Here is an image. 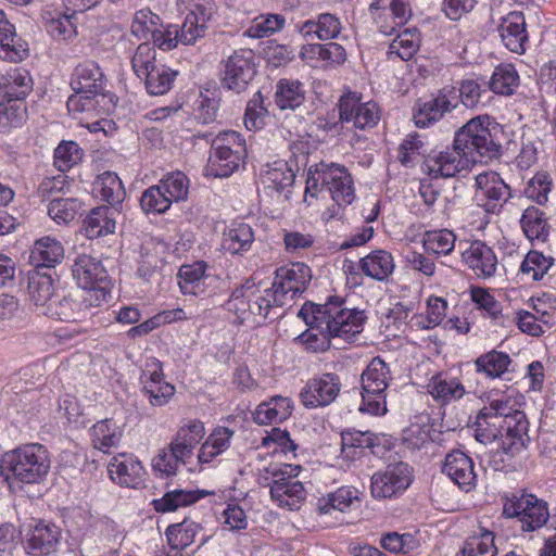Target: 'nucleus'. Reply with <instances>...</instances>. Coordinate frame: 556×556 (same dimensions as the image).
<instances>
[{"instance_id":"1","label":"nucleus","mask_w":556,"mask_h":556,"mask_svg":"<svg viewBox=\"0 0 556 556\" xmlns=\"http://www.w3.org/2000/svg\"><path fill=\"white\" fill-rule=\"evenodd\" d=\"M500 132V124L490 116L473 117L456 131L452 148L431 151L426 156L422 170L434 179L450 178L467 170L472 163L497 159Z\"/></svg>"},{"instance_id":"2","label":"nucleus","mask_w":556,"mask_h":556,"mask_svg":"<svg viewBox=\"0 0 556 556\" xmlns=\"http://www.w3.org/2000/svg\"><path fill=\"white\" fill-rule=\"evenodd\" d=\"M324 192L328 193L339 206L349 205L354 201L353 179L344 166L321 162L309 167L304 201L312 205L313 200L318 199L319 194Z\"/></svg>"},{"instance_id":"3","label":"nucleus","mask_w":556,"mask_h":556,"mask_svg":"<svg viewBox=\"0 0 556 556\" xmlns=\"http://www.w3.org/2000/svg\"><path fill=\"white\" fill-rule=\"evenodd\" d=\"M51 460L46 446L39 443L23 444L7 452L0 463L1 473L9 475L16 481L34 484L46 479Z\"/></svg>"},{"instance_id":"4","label":"nucleus","mask_w":556,"mask_h":556,"mask_svg":"<svg viewBox=\"0 0 556 556\" xmlns=\"http://www.w3.org/2000/svg\"><path fill=\"white\" fill-rule=\"evenodd\" d=\"M273 286L247 280L232 291L227 308L240 323L256 317L267 319L276 308L285 306Z\"/></svg>"},{"instance_id":"5","label":"nucleus","mask_w":556,"mask_h":556,"mask_svg":"<svg viewBox=\"0 0 556 556\" xmlns=\"http://www.w3.org/2000/svg\"><path fill=\"white\" fill-rule=\"evenodd\" d=\"M485 399L482 408L507 424L510 439L506 444L510 448H525L528 441V420L521 410L523 397L516 389L507 388L505 391L491 390Z\"/></svg>"},{"instance_id":"6","label":"nucleus","mask_w":556,"mask_h":556,"mask_svg":"<svg viewBox=\"0 0 556 556\" xmlns=\"http://www.w3.org/2000/svg\"><path fill=\"white\" fill-rule=\"evenodd\" d=\"M344 304L345 301L339 296L330 298L314 318L328 337L351 341L363 331L367 317L364 311L349 308Z\"/></svg>"},{"instance_id":"7","label":"nucleus","mask_w":556,"mask_h":556,"mask_svg":"<svg viewBox=\"0 0 556 556\" xmlns=\"http://www.w3.org/2000/svg\"><path fill=\"white\" fill-rule=\"evenodd\" d=\"M245 154V141L235 130L219 132L211 143L205 173L212 177H229L239 169Z\"/></svg>"},{"instance_id":"8","label":"nucleus","mask_w":556,"mask_h":556,"mask_svg":"<svg viewBox=\"0 0 556 556\" xmlns=\"http://www.w3.org/2000/svg\"><path fill=\"white\" fill-rule=\"evenodd\" d=\"M391 379L387 363L379 356L374 357L361 376V412L372 416H383L388 412L387 389Z\"/></svg>"},{"instance_id":"9","label":"nucleus","mask_w":556,"mask_h":556,"mask_svg":"<svg viewBox=\"0 0 556 556\" xmlns=\"http://www.w3.org/2000/svg\"><path fill=\"white\" fill-rule=\"evenodd\" d=\"M256 73L253 50L241 48L233 50L220 62V85L235 93L243 92Z\"/></svg>"},{"instance_id":"10","label":"nucleus","mask_w":556,"mask_h":556,"mask_svg":"<svg viewBox=\"0 0 556 556\" xmlns=\"http://www.w3.org/2000/svg\"><path fill=\"white\" fill-rule=\"evenodd\" d=\"M503 515L507 518H517L522 531H534L542 528L549 518L546 502L533 494H521L505 501Z\"/></svg>"},{"instance_id":"11","label":"nucleus","mask_w":556,"mask_h":556,"mask_svg":"<svg viewBox=\"0 0 556 556\" xmlns=\"http://www.w3.org/2000/svg\"><path fill=\"white\" fill-rule=\"evenodd\" d=\"M475 187L473 201L486 213H498L511 197L510 187L495 172L478 174Z\"/></svg>"},{"instance_id":"12","label":"nucleus","mask_w":556,"mask_h":556,"mask_svg":"<svg viewBox=\"0 0 556 556\" xmlns=\"http://www.w3.org/2000/svg\"><path fill=\"white\" fill-rule=\"evenodd\" d=\"M381 117V111L375 101L363 102L356 92H349L340 98L339 118L341 123H353L358 129L375 127Z\"/></svg>"},{"instance_id":"13","label":"nucleus","mask_w":556,"mask_h":556,"mask_svg":"<svg viewBox=\"0 0 556 556\" xmlns=\"http://www.w3.org/2000/svg\"><path fill=\"white\" fill-rule=\"evenodd\" d=\"M140 382L143 394L153 407L165 406L176 393L175 386L165 379L162 363L155 357L146 361Z\"/></svg>"},{"instance_id":"14","label":"nucleus","mask_w":556,"mask_h":556,"mask_svg":"<svg viewBox=\"0 0 556 556\" xmlns=\"http://www.w3.org/2000/svg\"><path fill=\"white\" fill-rule=\"evenodd\" d=\"M312 279V269L304 263L295 262L276 269L273 288L287 305L306 290Z\"/></svg>"},{"instance_id":"15","label":"nucleus","mask_w":556,"mask_h":556,"mask_svg":"<svg viewBox=\"0 0 556 556\" xmlns=\"http://www.w3.org/2000/svg\"><path fill=\"white\" fill-rule=\"evenodd\" d=\"M341 386V380L334 372L315 375L301 390V402L306 408L328 406L339 396Z\"/></svg>"},{"instance_id":"16","label":"nucleus","mask_w":556,"mask_h":556,"mask_svg":"<svg viewBox=\"0 0 556 556\" xmlns=\"http://www.w3.org/2000/svg\"><path fill=\"white\" fill-rule=\"evenodd\" d=\"M412 483V468L403 462L389 465L371 477L370 492L375 498H391L405 491Z\"/></svg>"},{"instance_id":"17","label":"nucleus","mask_w":556,"mask_h":556,"mask_svg":"<svg viewBox=\"0 0 556 556\" xmlns=\"http://www.w3.org/2000/svg\"><path fill=\"white\" fill-rule=\"evenodd\" d=\"M369 10L374 15L379 31L390 36L404 26L412 17L408 0H374Z\"/></svg>"},{"instance_id":"18","label":"nucleus","mask_w":556,"mask_h":556,"mask_svg":"<svg viewBox=\"0 0 556 556\" xmlns=\"http://www.w3.org/2000/svg\"><path fill=\"white\" fill-rule=\"evenodd\" d=\"M457 104V90L452 86H444L430 99L418 103L414 113V122L418 127H427L441 119L445 113L451 112Z\"/></svg>"},{"instance_id":"19","label":"nucleus","mask_w":556,"mask_h":556,"mask_svg":"<svg viewBox=\"0 0 556 556\" xmlns=\"http://www.w3.org/2000/svg\"><path fill=\"white\" fill-rule=\"evenodd\" d=\"M61 536L58 526L41 520L26 532L24 548L30 556H49L56 552Z\"/></svg>"},{"instance_id":"20","label":"nucleus","mask_w":556,"mask_h":556,"mask_svg":"<svg viewBox=\"0 0 556 556\" xmlns=\"http://www.w3.org/2000/svg\"><path fill=\"white\" fill-rule=\"evenodd\" d=\"M111 480L122 488L137 489L146 476L141 462L132 454L119 453L108 465Z\"/></svg>"},{"instance_id":"21","label":"nucleus","mask_w":556,"mask_h":556,"mask_svg":"<svg viewBox=\"0 0 556 556\" xmlns=\"http://www.w3.org/2000/svg\"><path fill=\"white\" fill-rule=\"evenodd\" d=\"M473 435L477 441L482 444L491 443L495 440L501 441L503 451L506 454L515 455L522 448H510L506 441L509 442L507 433V424L495 415L481 408L476 416L473 422Z\"/></svg>"},{"instance_id":"22","label":"nucleus","mask_w":556,"mask_h":556,"mask_svg":"<svg viewBox=\"0 0 556 556\" xmlns=\"http://www.w3.org/2000/svg\"><path fill=\"white\" fill-rule=\"evenodd\" d=\"M426 390L439 406L458 402L467 394L466 388L458 377L443 371L434 374L428 380Z\"/></svg>"},{"instance_id":"23","label":"nucleus","mask_w":556,"mask_h":556,"mask_svg":"<svg viewBox=\"0 0 556 556\" xmlns=\"http://www.w3.org/2000/svg\"><path fill=\"white\" fill-rule=\"evenodd\" d=\"M442 471L462 490L469 492L476 486L477 475L471 457L459 450L446 454Z\"/></svg>"},{"instance_id":"24","label":"nucleus","mask_w":556,"mask_h":556,"mask_svg":"<svg viewBox=\"0 0 556 556\" xmlns=\"http://www.w3.org/2000/svg\"><path fill=\"white\" fill-rule=\"evenodd\" d=\"M462 260L480 278L492 277L498 264L494 251L479 240L468 243V247L462 250Z\"/></svg>"},{"instance_id":"25","label":"nucleus","mask_w":556,"mask_h":556,"mask_svg":"<svg viewBox=\"0 0 556 556\" xmlns=\"http://www.w3.org/2000/svg\"><path fill=\"white\" fill-rule=\"evenodd\" d=\"M71 85L75 91L99 96L104 91L106 78L98 63L84 61L75 67Z\"/></svg>"},{"instance_id":"26","label":"nucleus","mask_w":556,"mask_h":556,"mask_svg":"<svg viewBox=\"0 0 556 556\" xmlns=\"http://www.w3.org/2000/svg\"><path fill=\"white\" fill-rule=\"evenodd\" d=\"M302 467L295 464H287L280 462H269L256 468L255 478L256 482L262 486H268L271 490L273 485L300 482L296 478L300 475Z\"/></svg>"},{"instance_id":"27","label":"nucleus","mask_w":556,"mask_h":556,"mask_svg":"<svg viewBox=\"0 0 556 556\" xmlns=\"http://www.w3.org/2000/svg\"><path fill=\"white\" fill-rule=\"evenodd\" d=\"M498 33L505 47L515 53H523L528 42L526 18L521 12H510L503 20Z\"/></svg>"},{"instance_id":"28","label":"nucleus","mask_w":556,"mask_h":556,"mask_svg":"<svg viewBox=\"0 0 556 556\" xmlns=\"http://www.w3.org/2000/svg\"><path fill=\"white\" fill-rule=\"evenodd\" d=\"M28 53L27 45L16 36L15 27L9 22L5 13L0 10V59L17 63Z\"/></svg>"},{"instance_id":"29","label":"nucleus","mask_w":556,"mask_h":556,"mask_svg":"<svg viewBox=\"0 0 556 556\" xmlns=\"http://www.w3.org/2000/svg\"><path fill=\"white\" fill-rule=\"evenodd\" d=\"M205 433V427L201 420L190 419L177 429L169 446L178 455H184L189 459L193 455L194 448L204 439Z\"/></svg>"},{"instance_id":"30","label":"nucleus","mask_w":556,"mask_h":556,"mask_svg":"<svg viewBox=\"0 0 556 556\" xmlns=\"http://www.w3.org/2000/svg\"><path fill=\"white\" fill-rule=\"evenodd\" d=\"M206 263L203 261L182 265L177 274L178 286L184 294L200 296L207 291Z\"/></svg>"},{"instance_id":"31","label":"nucleus","mask_w":556,"mask_h":556,"mask_svg":"<svg viewBox=\"0 0 556 556\" xmlns=\"http://www.w3.org/2000/svg\"><path fill=\"white\" fill-rule=\"evenodd\" d=\"M293 409V401L290 397L275 395L257 405L253 418L258 425L278 424L287 420Z\"/></svg>"},{"instance_id":"32","label":"nucleus","mask_w":556,"mask_h":556,"mask_svg":"<svg viewBox=\"0 0 556 556\" xmlns=\"http://www.w3.org/2000/svg\"><path fill=\"white\" fill-rule=\"evenodd\" d=\"M73 277L80 288H90L105 283L108 273L99 260L81 254L73 265Z\"/></svg>"},{"instance_id":"33","label":"nucleus","mask_w":556,"mask_h":556,"mask_svg":"<svg viewBox=\"0 0 556 556\" xmlns=\"http://www.w3.org/2000/svg\"><path fill=\"white\" fill-rule=\"evenodd\" d=\"M359 268L368 278L386 281L395 270V261L391 252L377 249L359 260Z\"/></svg>"},{"instance_id":"34","label":"nucleus","mask_w":556,"mask_h":556,"mask_svg":"<svg viewBox=\"0 0 556 556\" xmlns=\"http://www.w3.org/2000/svg\"><path fill=\"white\" fill-rule=\"evenodd\" d=\"M64 247L54 237L46 236L35 241L29 260L36 267H54L64 258Z\"/></svg>"},{"instance_id":"35","label":"nucleus","mask_w":556,"mask_h":556,"mask_svg":"<svg viewBox=\"0 0 556 556\" xmlns=\"http://www.w3.org/2000/svg\"><path fill=\"white\" fill-rule=\"evenodd\" d=\"M31 88L33 80L29 73L21 67L10 70L0 78V93L9 102L24 100Z\"/></svg>"},{"instance_id":"36","label":"nucleus","mask_w":556,"mask_h":556,"mask_svg":"<svg viewBox=\"0 0 556 556\" xmlns=\"http://www.w3.org/2000/svg\"><path fill=\"white\" fill-rule=\"evenodd\" d=\"M233 434V430L227 427H216L199 448L198 463L201 466L210 465L214 458L229 448Z\"/></svg>"},{"instance_id":"37","label":"nucleus","mask_w":556,"mask_h":556,"mask_svg":"<svg viewBox=\"0 0 556 556\" xmlns=\"http://www.w3.org/2000/svg\"><path fill=\"white\" fill-rule=\"evenodd\" d=\"M116 210L99 206L91 210L84 220L86 236L90 239L111 235L116 229Z\"/></svg>"},{"instance_id":"38","label":"nucleus","mask_w":556,"mask_h":556,"mask_svg":"<svg viewBox=\"0 0 556 556\" xmlns=\"http://www.w3.org/2000/svg\"><path fill=\"white\" fill-rule=\"evenodd\" d=\"M214 492L206 490H182L175 489L166 492L161 498L153 501L154 509L159 513L175 511L179 507L194 504Z\"/></svg>"},{"instance_id":"39","label":"nucleus","mask_w":556,"mask_h":556,"mask_svg":"<svg viewBox=\"0 0 556 556\" xmlns=\"http://www.w3.org/2000/svg\"><path fill=\"white\" fill-rule=\"evenodd\" d=\"M304 84L298 79L281 78L276 84L275 103L280 110H294L305 101Z\"/></svg>"},{"instance_id":"40","label":"nucleus","mask_w":556,"mask_h":556,"mask_svg":"<svg viewBox=\"0 0 556 556\" xmlns=\"http://www.w3.org/2000/svg\"><path fill=\"white\" fill-rule=\"evenodd\" d=\"M254 242V232L245 223L231 224L223 235L222 248L232 254H242L249 251Z\"/></svg>"},{"instance_id":"41","label":"nucleus","mask_w":556,"mask_h":556,"mask_svg":"<svg viewBox=\"0 0 556 556\" xmlns=\"http://www.w3.org/2000/svg\"><path fill=\"white\" fill-rule=\"evenodd\" d=\"M123 428L112 418H105L96 422L91 428V440L94 448L110 453L117 447L123 438Z\"/></svg>"},{"instance_id":"42","label":"nucleus","mask_w":556,"mask_h":556,"mask_svg":"<svg viewBox=\"0 0 556 556\" xmlns=\"http://www.w3.org/2000/svg\"><path fill=\"white\" fill-rule=\"evenodd\" d=\"M355 503H359V491L354 486H341L320 497L317 502V510L320 515H328L332 510L345 513Z\"/></svg>"},{"instance_id":"43","label":"nucleus","mask_w":556,"mask_h":556,"mask_svg":"<svg viewBox=\"0 0 556 556\" xmlns=\"http://www.w3.org/2000/svg\"><path fill=\"white\" fill-rule=\"evenodd\" d=\"M28 294L37 312L45 315V309L51 308L55 301L53 300L54 285L51 276L38 273L31 275L28 281Z\"/></svg>"},{"instance_id":"44","label":"nucleus","mask_w":556,"mask_h":556,"mask_svg":"<svg viewBox=\"0 0 556 556\" xmlns=\"http://www.w3.org/2000/svg\"><path fill=\"white\" fill-rule=\"evenodd\" d=\"M520 225L530 241L545 242L547 240L551 227L545 213L539 207H527L521 215Z\"/></svg>"},{"instance_id":"45","label":"nucleus","mask_w":556,"mask_h":556,"mask_svg":"<svg viewBox=\"0 0 556 556\" xmlns=\"http://www.w3.org/2000/svg\"><path fill=\"white\" fill-rule=\"evenodd\" d=\"M93 193L112 206L121 204L126 195L119 177L113 172H104L96 178Z\"/></svg>"},{"instance_id":"46","label":"nucleus","mask_w":556,"mask_h":556,"mask_svg":"<svg viewBox=\"0 0 556 556\" xmlns=\"http://www.w3.org/2000/svg\"><path fill=\"white\" fill-rule=\"evenodd\" d=\"M45 316L67 323L88 319L78 294L67 295L62 300L54 301L51 308L45 309Z\"/></svg>"},{"instance_id":"47","label":"nucleus","mask_w":556,"mask_h":556,"mask_svg":"<svg viewBox=\"0 0 556 556\" xmlns=\"http://www.w3.org/2000/svg\"><path fill=\"white\" fill-rule=\"evenodd\" d=\"M420 35L416 28H406L389 45L388 59L410 60L419 49Z\"/></svg>"},{"instance_id":"48","label":"nucleus","mask_w":556,"mask_h":556,"mask_svg":"<svg viewBox=\"0 0 556 556\" xmlns=\"http://www.w3.org/2000/svg\"><path fill=\"white\" fill-rule=\"evenodd\" d=\"M200 530L198 522L185 518L181 522L168 526L165 535L172 549L184 551L194 543Z\"/></svg>"},{"instance_id":"49","label":"nucleus","mask_w":556,"mask_h":556,"mask_svg":"<svg viewBox=\"0 0 556 556\" xmlns=\"http://www.w3.org/2000/svg\"><path fill=\"white\" fill-rule=\"evenodd\" d=\"M270 498L279 507L288 510H298L306 498V491L302 482L280 486L273 485L269 490Z\"/></svg>"},{"instance_id":"50","label":"nucleus","mask_w":556,"mask_h":556,"mask_svg":"<svg viewBox=\"0 0 556 556\" xmlns=\"http://www.w3.org/2000/svg\"><path fill=\"white\" fill-rule=\"evenodd\" d=\"M456 244V235L448 229L430 230L424 235L422 245L428 254L437 257L450 255Z\"/></svg>"},{"instance_id":"51","label":"nucleus","mask_w":556,"mask_h":556,"mask_svg":"<svg viewBox=\"0 0 556 556\" xmlns=\"http://www.w3.org/2000/svg\"><path fill=\"white\" fill-rule=\"evenodd\" d=\"M519 86V75L510 63H502L495 67L491 79L490 89L501 96H511Z\"/></svg>"},{"instance_id":"52","label":"nucleus","mask_w":556,"mask_h":556,"mask_svg":"<svg viewBox=\"0 0 556 556\" xmlns=\"http://www.w3.org/2000/svg\"><path fill=\"white\" fill-rule=\"evenodd\" d=\"M510 364L511 358L508 354L495 350L480 355L475 361L476 371L489 378L501 377L508 370Z\"/></svg>"},{"instance_id":"53","label":"nucleus","mask_w":556,"mask_h":556,"mask_svg":"<svg viewBox=\"0 0 556 556\" xmlns=\"http://www.w3.org/2000/svg\"><path fill=\"white\" fill-rule=\"evenodd\" d=\"M384 434H377L370 431H349L342 433V451L346 448H369L372 454L381 453L380 445L387 443Z\"/></svg>"},{"instance_id":"54","label":"nucleus","mask_w":556,"mask_h":556,"mask_svg":"<svg viewBox=\"0 0 556 556\" xmlns=\"http://www.w3.org/2000/svg\"><path fill=\"white\" fill-rule=\"evenodd\" d=\"M341 29V23L337 16L330 13L320 14L318 21H306L301 33L304 36L315 34L320 40H329L336 38Z\"/></svg>"},{"instance_id":"55","label":"nucleus","mask_w":556,"mask_h":556,"mask_svg":"<svg viewBox=\"0 0 556 556\" xmlns=\"http://www.w3.org/2000/svg\"><path fill=\"white\" fill-rule=\"evenodd\" d=\"M163 25L160 16L149 9H141L134 15L131 34L138 39L149 40L161 29Z\"/></svg>"},{"instance_id":"56","label":"nucleus","mask_w":556,"mask_h":556,"mask_svg":"<svg viewBox=\"0 0 556 556\" xmlns=\"http://www.w3.org/2000/svg\"><path fill=\"white\" fill-rule=\"evenodd\" d=\"M447 303L442 298L430 296L427 301L425 315H415L410 323L421 329L433 328L444 319L446 315Z\"/></svg>"},{"instance_id":"57","label":"nucleus","mask_w":556,"mask_h":556,"mask_svg":"<svg viewBox=\"0 0 556 556\" xmlns=\"http://www.w3.org/2000/svg\"><path fill=\"white\" fill-rule=\"evenodd\" d=\"M295 175L293 170L283 161H277L267 165L266 170L263 173V181L269 188L277 191H282L290 187L294 181Z\"/></svg>"},{"instance_id":"58","label":"nucleus","mask_w":556,"mask_h":556,"mask_svg":"<svg viewBox=\"0 0 556 556\" xmlns=\"http://www.w3.org/2000/svg\"><path fill=\"white\" fill-rule=\"evenodd\" d=\"M184 455H178L175 450L168 445V450H160L152 459V469L160 475L161 478L173 477L177 473L180 465L187 463Z\"/></svg>"},{"instance_id":"59","label":"nucleus","mask_w":556,"mask_h":556,"mask_svg":"<svg viewBox=\"0 0 556 556\" xmlns=\"http://www.w3.org/2000/svg\"><path fill=\"white\" fill-rule=\"evenodd\" d=\"M494 533L482 529L479 534L469 538L463 549V556H496L497 548L494 544Z\"/></svg>"},{"instance_id":"60","label":"nucleus","mask_w":556,"mask_h":556,"mask_svg":"<svg viewBox=\"0 0 556 556\" xmlns=\"http://www.w3.org/2000/svg\"><path fill=\"white\" fill-rule=\"evenodd\" d=\"M176 75V72L163 64H160L153 70V72L151 71L142 79H144L146 88L150 94L161 96L172 88Z\"/></svg>"},{"instance_id":"61","label":"nucleus","mask_w":556,"mask_h":556,"mask_svg":"<svg viewBox=\"0 0 556 556\" xmlns=\"http://www.w3.org/2000/svg\"><path fill=\"white\" fill-rule=\"evenodd\" d=\"M285 17L279 14H266L255 17L244 35L250 38H264L280 30L285 25Z\"/></svg>"},{"instance_id":"62","label":"nucleus","mask_w":556,"mask_h":556,"mask_svg":"<svg viewBox=\"0 0 556 556\" xmlns=\"http://www.w3.org/2000/svg\"><path fill=\"white\" fill-rule=\"evenodd\" d=\"M80 207L81 203L75 198H55L49 203L48 214L58 224H70Z\"/></svg>"},{"instance_id":"63","label":"nucleus","mask_w":556,"mask_h":556,"mask_svg":"<svg viewBox=\"0 0 556 556\" xmlns=\"http://www.w3.org/2000/svg\"><path fill=\"white\" fill-rule=\"evenodd\" d=\"M159 65L154 46L148 41L140 43L131 58V66L135 74L139 78H143Z\"/></svg>"},{"instance_id":"64","label":"nucleus","mask_w":556,"mask_h":556,"mask_svg":"<svg viewBox=\"0 0 556 556\" xmlns=\"http://www.w3.org/2000/svg\"><path fill=\"white\" fill-rule=\"evenodd\" d=\"M159 186L172 203L187 199L189 179L182 172L178 170L167 174L160 180Z\"/></svg>"}]
</instances>
